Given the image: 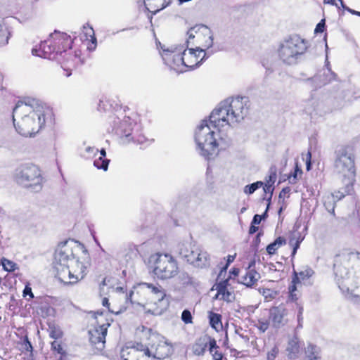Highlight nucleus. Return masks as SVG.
Masks as SVG:
<instances>
[{"instance_id":"f257e3e1","label":"nucleus","mask_w":360,"mask_h":360,"mask_svg":"<svg viewBox=\"0 0 360 360\" xmlns=\"http://www.w3.org/2000/svg\"><path fill=\"white\" fill-rule=\"evenodd\" d=\"M13 124L16 131L25 136L37 133L46 124L54 120L51 108L41 105L35 99L19 101L13 112Z\"/></svg>"},{"instance_id":"f03ea898","label":"nucleus","mask_w":360,"mask_h":360,"mask_svg":"<svg viewBox=\"0 0 360 360\" xmlns=\"http://www.w3.org/2000/svg\"><path fill=\"white\" fill-rule=\"evenodd\" d=\"M139 342L123 351L122 360H162L172 354V349L158 332L146 326L137 328Z\"/></svg>"},{"instance_id":"7ed1b4c3","label":"nucleus","mask_w":360,"mask_h":360,"mask_svg":"<svg viewBox=\"0 0 360 360\" xmlns=\"http://www.w3.org/2000/svg\"><path fill=\"white\" fill-rule=\"evenodd\" d=\"M250 106L247 97L232 98L229 103L226 101L221 103L212 112L210 122L220 132L221 127H229L242 121L249 114Z\"/></svg>"},{"instance_id":"20e7f679","label":"nucleus","mask_w":360,"mask_h":360,"mask_svg":"<svg viewBox=\"0 0 360 360\" xmlns=\"http://www.w3.org/2000/svg\"><path fill=\"white\" fill-rule=\"evenodd\" d=\"M165 297V290L160 285L149 283L138 284L129 294L132 304L140 306L153 315L161 314L164 311L162 301Z\"/></svg>"},{"instance_id":"39448f33","label":"nucleus","mask_w":360,"mask_h":360,"mask_svg":"<svg viewBox=\"0 0 360 360\" xmlns=\"http://www.w3.org/2000/svg\"><path fill=\"white\" fill-rule=\"evenodd\" d=\"M355 160V148L352 145H342L335 151L333 166L342 181L345 183L347 193L352 189L356 181Z\"/></svg>"},{"instance_id":"423d86ee","label":"nucleus","mask_w":360,"mask_h":360,"mask_svg":"<svg viewBox=\"0 0 360 360\" xmlns=\"http://www.w3.org/2000/svg\"><path fill=\"white\" fill-rule=\"evenodd\" d=\"M84 250V245L75 240H65L58 244L54 254L53 266L56 276L65 284H72L70 274L69 261L75 251Z\"/></svg>"},{"instance_id":"0eeeda50","label":"nucleus","mask_w":360,"mask_h":360,"mask_svg":"<svg viewBox=\"0 0 360 360\" xmlns=\"http://www.w3.org/2000/svg\"><path fill=\"white\" fill-rule=\"evenodd\" d=\"M153 273L160 280H168L179 273L177 260L169 253L156 252L151 255Z\"/></svg>"},{"instance_id":"6e6552de","label":"nucleus","mask_w":360,"mask_h":360,"mask_svg":"<svg viewBox=\"0 0 360 360\" xmlns=\"http://www.w3.org/2000/svg\"><path fill=\"white\" fill-rule=\"evenodd\" d=\"M16 182L22 186L39 191L43 186V177L40 169L34 164L20 166L15 174Z\"/></svg>"},{"instance_id":"1a4fd4ad","label":"nucleus","mask_w":360,"mask_h":360,"mask_svg":"<svg viewBox=\"0 0 360 360\" xmlns=\"http://www.w3.org/2000/svg\"><path fill=\"white\" fill-rule=\"evenodd\" d=\"M307 44V40L301 38L297 34L290 36L281 45L279 49V56L284 62L290 63L291 59L307 51L308 49Z\"/></svg>"},{"instance_id":"9d476101","label":"nucleus","mask_w":360,"mask_h":360,"mask_svg":"<svg viewBox=\"0 0 360 360\" xmlns=\"http://www.w3.org/2000/svg\"><path fill=\"white\" fill-rule=\"evenodd\" d=\"M214 131H212L207 125L200 127L196 134V141L201 150V155L207 159L217 154L219 144L214 136Z\"/></svg>"},{"instance_id":"9b49d317","label":"nucleus","mask_w":360,"mask_h":360,"mask_svg":"<svg viewBox=\"0 0 360 360\" xmlns=\"http://www.w3.org/2000/svg\"><path fill=\"white\" fill-rule=\"evenodd\" d=\"M187 43H191L199 50L206 49L212 46L213 37L211 30L205 25H198L189 30Z\"/></svg>"},{"instance_id":"f8f14e48","label":"nucleus","mask_w":360,"mask_h":360,"mask_svg":"<svg viewBox=\"0 0 360 360\" xmlns=\"http://www.w3.org/2000/svg\"><path fill=\"white\" fill-rule=\"evenodd\" d=\"M57 60L59 61L61 68L66 72V76H70L73 70L81 67L84 62L81 49L77 47L60 56Z\"/></svg>"},{"instance_id":"ddd939ff","label":"nucleus","mask_w":360,"mask_h":360,"mask_svg":"<svg viewBox=\"0 0 360 360\" xmlns=\"http://www.w3.org/2000/svg\"><path fill=\"white\" fill-rule=\"evenodd\" d=\"M80 252H83L85 255L87 254V250L84 248L83 250H77L75 251V253L72 256L70 257L69 261V267H70V274L72 276V283H77L78 281L82 280L87 274V263L84 261H80L77 257H78Z\"/></svg>"},{"instance_id":"4468645a","label":"nucleus","mask_w":360,"mask_h":360,"mask_svg":"<svg viewBox=\"0 0 360 360\" xmlns=\"http://www.w3.org/2000/svg\"><path fill=\"white\" fill-rule=\"evenodd\" d=\"M162 58L165 63L177 72L186 71L183 48H175L173 50L164 51Z\"/></svg>"},{"instance_id":"2eb2a0df","label":"nucleus","mask_w":360,"mask_h":360,"mask_svg":"<svg viewBox=\"0 0 360 360\" xmlns=\"http://www.w3.org/2000/svg\"><path fill=\"white\" fill-rule=\"evenodd\" d=\"M51 36L58 56L76 47L75 43L77 41V39L75 37H72L65 32L56 30L51 33Z\"/></svg>"},{"instance_id":"dca6fc26","label":"nucleus","mask_w":360,"mask_h":360,"mask_svg":"<svg viewBox=\"0 0 360 360\" xmlns=\"http://www.w3.org/2000/svg\"><path fill=\"white\" fill-rule=\"evenodd\" d=\"M32 53L36 56L52 60H58L59 57L51 34L46 40L41 41L39 46L33 48Z\"/></svg>"},{"instance_id":"f3484780","label":"nucleus","mask_w":360,"mask_h":360,"mask_svg":"<svg viewBox=\"0 0 360 360\" xmlns=\"http://www.w3.org/2000/svg\"><path fill=\"white\" fill-rule=\"evenodd\" d=\"M269 320L275 328L283 326L289 321L288 310L283 304L272 307L269 309Z\"/></svg>"},{"instance_id":"a211bd4d","label":"nucleus","mask_w":360,"mask_h":360,"mask_svg":"<svg viewBox=\"0 0 360 360\" xmlns=\"http://www.w3.org/2000/svg\"><path fill=\"white\" fill-rule=\"evenodd\" d=\"M183 55L186 71L188 68L192 69L200 65L205 59L206 53L195 47L183 50Z\"/></svg>"},{"instance_id":"6ab92c4d","label":"nucleus","mask_w":360,"mask_h":360,"mask_svg":"<svg viewBox=\"0 0 360 360\" xmlns=\"http://www.w3.org/2000/svg\"><path fill=\"white\" fill-rule=\"evenodd\" d=\"M229 279L230 278H228L216 284V299L224 300L227 302H231L235 300V294L233 291L231 290V288H229Z\"/></svg>"},{"instance_id":"aec40b11","label":"nucleus","mask_w":360,"mask_h":360,"mask_svg":"<svg viewBox=\"0 0 360 360\" xmlns=\"http://www.w3.org/2000/svg\"><path fill=\"white\" fill-rule=\"evenodd\" d=\"M50 345L51 350L54 356L57 358V360L68 359V345L63 338L52 341Z\"/></svg>"},{"instance_id":"412c9836","label":"nucleus","mask_w":360,"mask_h":360,"mask_svg":"<svg viewBox=\"0 0 360 360\" xmlns=\"http://www.w3.org/2000/svg\"><path fill=\"white\" fill-rule=\"evenodd\" d=\"M102 305L106 307L108 311L115 314H120L123 313L127 310V299H117L116 300H113L112 303L109 302L108 298L103 297L101 301Z\"/></svg>"},{"instance_id":"4be33fe9","label":"nucleus","mask_w":360,"mask_h":360,"mask_svg":"<svg viewBox=\"0 0 360 360\" xmlns=\"http://www.w3.org/2000/svg\"><path fill=\"white\" fill-rule=\"evenodd\" d=\"M112 319H105V322L97 320V325L89 330V337L106 336L108 329L112 323Z\"/></svg>"},{"instance_id":"5701e85b","label":"nucleus","mask_w":360,"mask_h":360,"mask_svg":"<svg viewBox=\"0 0 360 360\" xmlns=\"http://www.w3.org/2000/svg\"><path fill=\"white\" fill-rule=\"evenodd\" d=\"M200 249L191 244L182 245L179 250V254L188 263L192 264Z\"/></svg>"},{"instance_id":"b1692460","label":"nucleus","mask_w":360,"mask_h":360,"mask_svg":"<svg viewBox=\"0 0 360 360\" xmlns=\"http://www.w3.org/2000/svg\"><path fill=\"white\" fill-rule=\"evenodd\" d=\"M171 4V0H144L146 9L153 15L163 10Z\"/></svg>"},{"instance_id":"393cba45","label":"nucleus","mask_w":360,"mask_h":360,"mask_svg":"<svg viewBox=\"0 0 360 360\" xmlns=\"http://www.w3.org/2000/svg\"><path fill=\"white\" fill-rule=\"evenodd\" d=\"M191 265L197 269L208 268L210 266L209 254L206 251L200 249Z\"/></svg>"},{"instance_id":"a878e982","label":"nucleus","mask_w":360,"mask_h":360,"mask_svg":"<svg viewBox=\"0 0 360 360\" xmlns=\"http://www.w3.org/2000/svg\"><path fill=\"white\" fill-rule=\"evenodd\" d=\"M106 336L89 337L91 350L94 354H103L105 347Z\"/></svg>"},{"instance_id":"bb28decb","label":"nucleus","mask_w":360,"mask_h":360,"mask_svg":"<svg viewBox=\"0 0 360 360\" xmlns=\"http://www.w3.org/2000/svg\"><path fill=\"white\" fill-rule=\"evenodd\" d=\"M259 278V274L255 270L248 269L241 276L240 283L247 287H252L257 283Z\"/></svg>"},{"instance_id":"cd10ccee","label":"nucleus","mask_w":360,"mask_h":360,"mask_svg":"<svg viewBox=\"0 0 360 360\" xmlns=\"http://www.w3.org/2000/svg\"><path fill=\"white\" fill-rule=\"evenodd\" d=\"M209 336L200 337L192 345V352L195 355L202 356L209 347Z\"/></svg>"},{"instance_id":"c85d7f7f","label":"nucleus","mask_w":360,"mask_h":360,"mask_svg":"<svg viewBox=\"0 0 360 360\" xmlns=\"http://www.w3.org/2000/svg\"><path fill=\"white\" fill-rule=\"evenodd\" d=\"M49 336L53 339V340L63 339L64 337V332L60 326L54 321L47 322Z\"/></svg>"},{"instance_id":"c756f323","label":"nucleus","mask_w":360,"mask_h":360,"mask_svg":"<svg viewBox=\"0 0 360 360\" xmlns=\"http://www.w3.org/2000/svg\"><path fill=\"white\" fill-rule=\"evenodd\" d=\"M84 39L88 43L86 47L89 50H94L96 47V38L95 37L94 30L91 27H84L83 28Z\"/></svg>"},{"instance_id":"7c9ffc66","label":"nucleus","mask_w":360,"mask_h":360,"mask_svg":"<svg viewBox=\"0 0 360 360\" xmlns=\"http://www.w3.org/2000/svg\"><path fill=\"white\" fill-rule=\"evenodd\" d=\"M208 319L210 325L213 329L217 332L222 330V316L221 314L210 311H208Z\"/></svg>"},{"instance_id":"2f4dec72","label":"nucleus","mask_w":360,"mask_h":360,"mask_svg":"<svg viewBox=\"0 0 360 360\" xmlns=\"http://www.w3.org/2000/svg\"><path fill=\"white\" fill-rule=\"evenodd\" d=\"M209 352L212 356L213 360H226L224 354L219 350V347L217 344V341L213 338H209Z\"/></svg>"},{"instance_id":"473e14b6","label":"nucleus","mask_w":360,"mask_h":360,"mask_svg":"<svg viewBox=\"0 0 360 360\" xmlns=\"http://www.w3.org/2000/svg\"><path fill=\"white\" fill-rule=\"evenodd\" d=\"M286 240L285 238L279 236L273 243L266 246V252L269 255H274L278 248L285 245Z\"/></svg>"},{"instance_id":"72a5a7b5","label":"nucleus","mask_w":360,"mask_h":360,"mask_svg":"<svg viewBox=\"0 0 360 360\" xmlns=\"http://www.w3.org/2000/svg\"><path fill=\"white\" fill-rule=\"evenodd\" d=\"M11 36L8 27L0 23V46L8 44Z\"/></svg>"},{"instance_id":"f704fd0d","label":"nucleus","mask_w":360,"mask_h":360,"mask_svg":"<svg viewBox=\"0 0 360 360\" xmlns=\"http://www.w3.org/2000/svg\"><path fill=\"white\" fill-rule=\"evenodd\" d=\"M302 173L303 172L301 167L298 165V163L296 162L294 167V170L291 172L288 176V179L289 182L292 184H296L299 178L302 176Z\"/></svg>"},{"instance_id":"c9c22d12","label":"nucleus","mask_w":360,"mask_h":360,"mask_svg":"<svg viewBox=\"0 0 360 360\" xmlns=\"http://www.w3.org/2000/svg\"><path fill=\"white\" fill-rule=\"evenodd\" d=\"M1 264L3 269L8 272H13L18 269V264L15 262L5 257L1 258Z\"/></svg>"},{"instance_id":"e433bc0d","label":"nucleus","mask_w":360,"mask_h":360,"mask_svg":"<svg viewBox=\"0 0 360 360\" xmlns=\"http://www.w3.org/2000/svg\"><path fill=\"white\" fill-rule=\"evenodd\" d=\"M23 350L22 352H25L28 353V359H34L33 356V347L30 341L29 340V338L27 335H25L23 338L22 342Z\"/></svg>"},{"instance_id":"4c0bfd02","label":"nucleus","mask_w":360,"mask_h":360,"mask_svg":"<svg viewBox=\"0 0 360 360\" xmlns=\"http://www.w3.org/2000/svg\"><path fill=\"white\" fill-rule=\"evenodd\" d=\"M264 185V182L258 181L250 185H247L244 188V192L246 194L250 195L253 193L257 189L261 188Z\"/></svg>"},{"instance_id":"58836bf2","label":"nucleus","mask_w":360,"mask_h":360,"mask_svg":"<svg viewBox=\"0 0 360 360\" xmlns=\"http://www.w3.org/2000/svg\"><path fill=\"white\" fill-rule=\"evenodd\" d=\"M109 162L110 160L108 159L100 157L94 160V165L96 168L106 171L108 169Z\"/></svg>"},{"instance_id":"ea45409f","label":"nucleus","mask_w":360,"mask_h":360,"mask_svg":"<svg viewBox=\"0 0 360 360\" xmlns=\"http://www.w3.org/2000/svg\"><path fill=\"white\" fill-rule=\"evenodd\" d=\"M314 274V271L310 268H306L304 270L300 271L298 274L300 282L309 278Z\"/></svg>"},{"instance_id":"a19ab883","label":"nucleus","mask_w":360,"mask_h":360,"mask_svg":"<svg viewBox=\"0 0 360 360\" xmlns=\"http://www.w3.org/2000/svg\"><path fill=\"white\" fill-rule=\"evenodd\" d=\"M300 283L297 272L294 270L291 284L288 287V291L296 292L297 284Z\"/></svg>"},{"instance_id":"79ce46f5","label":"nucleus","mask_w":360,"mask_h":360,"mask_svg":"<svg viewBox=\"0 0 360 360\" xmlns=\"http://www.w3.org/2000/svg\"><path fill=\"white\" fill-rule=\"evenodd\" d=\"M276 178H277V174H276V170L271 169V171L269 172V174L268 175V176H266L265 178V182H264V184H267V185L270 184L271 186H274V184L276 182Z\"/></svg>"},{"instance_id":"37998d69","label":"nucleus","mask_w":360,"mask_h":360,"mask_svg":"<svg viewBox=\"0 0 360 360\" xmlns=\"http://www.w3.org/2000/svg\"><path fill=\"white\" fill-rule=\"evenodd\" d=\"M302 239L298 238L294 243L293 239H290L289 243L292 247V251L291 254V258L293 259L297 253V250L300 248V243Z\"/></svg>"},{"instance_id":"c03bdc74","label":"nucleus","mask_w":360,"mask_h":360,"mask_svg":"<svg viewBox=\"0 0 360 360\" xmlns=\"http://www.w3.org/2000/svg\"><path fill=\"white\" fill-rule=\"evenodd\" d=\"M181 320L186 324H190L193 323V316L189 310L185 309L182 311Z\"/></svg>"},{"instance_id":"a18cd8bd","label":"nucleus","mask_w":360,"mask_h":360,"mask_svg":"<svg viewBox=\"0 0 360 360\" xmlns=\"http://www.w3.org/2000/svg\"><path fill=\"white\" fill-rule=\"evenodd\" d=\"M269 320L259 319L257 325V328L262 333H264L269 326Z\"/></svg>"},{"instance_id":"49530a36","label":"nucleus","mask_w":360,"mask_h":360,"mask_svg":"<svg viewBox=\"0 0 360 360\" xmlns=\"http://www.w3.org/2000/svg\"><path fill=\"white\" fill-rule=\"evenodd\" d=\"M22 296L24 297L29 296L28 300H30L34 298V294L32 292V288L30 286V283H27V284L25 285V288L22 291Z\"/></svg>"},{"instance_id":"de8ad7c7","label":"nucleus","mask_w":360,"mask_h":360,"mask_svg":"<svg viewBox=\"0 0 360 360\" xmlns=\"http://www.w3.org/2000/svg\"><path fill=\"white\" fill-rule=\"evenodd\" d=\"M278 347L277 346H274L270 351L268 352L267 360H275L278 354Z\"/></svg>"},{"instance_id":"09e8293b","label":"nucleus","mask_w":360,"mask_h":360,"mask_svg":"<svg viewBox=\"0 0 360 360\" xmlns=\"http://www.w3.org/2000/svg\"><path fill=\"white\" fill-rule=\"evenodd\" d=\"M323 4L335 6L338 8L340 7L345 8V4L342 0H323Z\"/></svg>"},{"instance_id":"8fccbe9b","label":"nucleus","mask_w":360,"mask_h":360,"mask_svg":"<svg viewBox=\"0 0 360 360\" xmlns=\"http://www.w3.org/2000/svg\"><path fill=\"white\" fill-rule=\"evenodd\" d=\"M236 255L235 254V255H228V256H227V257H226V264H225V265L221 268V271H220V273H219V276H221L224 271V272H226V269H227L228 266H229V264H230L231 263H232V262L234 261V259H235V258H236Z\"/></svg>"},{"instance_id":"3c124183","label":"nucleus","mask_w":360,"mask_h":360,"mask_svg":"<svg viewBox=\"0 0 360 360\" xmlns=\"http://www.w3.org/2000/svg\"><path fill=\"white\" fill-rule=\"evenodd\" d=\"M289 345H290V346L288 349L290 352H292L294 354H297L299 352L300 347H299L298 342L292 340L289 343Z\"/></svg>"},{"instance_id":"603ef678","label":"nucleus","mask_w":360,"mask_h":360,"mask_svg":"<svg viewBox=\"0 0 360 360\" xmlns=\"http://www.w3.org/2000/svg\"><path fill=\"white\" fill-rule=\"evenodd\" d=\"M326 24H325V20L322 19L316 26V28L314 30V32L316 34L317 33H322L325 31Z\"/></svg>"},{"instance_id":"864d4df0","label":"nucleus","mask_w":360,"mask_h":360,"mask_svg":"<svg viewBox=\"0 0 360 360\" xmlns=\"http://www.w3.org/2000/svg\"><path fill=\"white\" fill-rule=\"evenodd\" d=\"M290 192V187L287 186V187L283 188L279 193V195H278L279 199L283 198V200H284L285 195L289 194Z\"/></svg>"},{"instance_id":"5fc2aeb1","label":"nucleus","mask_w":360,"mask_h":360,"mask_svg":"<svg viewBox=\"0 0 360 360\" xmlns=\"http://www.w3.org/2000/svg\"><path fill=\"white\" fill-rule=\"evenodd\" d=\"M288 299L291 302H296L298 300V297L296 292L288 291Z\"/></svg>"},{"instance_id":"6e6d98bb","label":"nucleus","mask_w":360,"mask_h":360,"mask_svg":"<svg viewBox=\"0 0 360 360\" xmlns=\"http://www.w3.org/2000/svg\"><path fill=\"white\" fill-rule=\"evenodd\" d=\"M262 187H263V190L265 193H270L271 195L272 194V192L274 191V186H271L270 184L267 185L264 184V185Z\"/></svg>"},{"instance_id":"4d7b16f0","label":"nucleus","mask_w":360,"mask_h":360,"mask_svg":"<svg viewBox=\"0 0 360 360\" xmlns=\"http://www.w3.org/2000/svg\"><path fill=\"white\" fill-rule=\"evenodd\" d=\"M239 273H240L239 269L233 267L229 271V274L231 275L230 277L231 276H233V277H236V276H238L239 275Z\"/></svg>"},{"instance_id":"13d9d810","label":"nucleus","mask_w":360,"mask_h":360,"mask_svg":"<svg viewBox=\"0 0 360 360\" xmlns=\"http://www.w3.org/2000/svg\"><path fill=\"white\" fill-rule=\"evenodd\" d=\"M345 8V9H346V10H347L349 13H350L351 14H352V15H356V16L360 17V11H357L353 10V9H352V8H348V7H346L345 6V8Z\"/></svg>"},{"instance_id":"bf43d9fd","label":"nucleus","mask_w":360,"mask_h":360,"mask_svg":"<svg viewBox=\"0 0 360 360\" xmlns=\"http://www.w3.org/2000/svg\"><path fill=\"white\" fill-rule=\"evenodd\" d=\"M255 224H252L249 229V234H253L258 231V227L255 225Z\"/></svg>"},{"instance_id":"052dcab7","label":"nucleus","mask_w":360,"mask_h":360,"mask_svg":"<svg viewBox=\"0 0 360 360\" xmlns=\"http://www.w3.org/2000/svg\"><path fill=\"white\" fill-rule=\"evenodd\" d=\"M311 153L309 152L308 154H307V161H306L307 169V170H309L310 168H311Z\"/></svg>"},{"instance_id":"680f3d73","label":"nucleus","mask_w":360,"mask_h":360,"mask_svg":"<svg viewBox=\"0 0 360 360\" xmlns=\"http://www.w3.org/2000/svg\"><path fill=\"white\" fill-rule=\"evenodd\" d=\"M262 220V216L259 214H255L252 221V224H259Z\"/></svg>"},{"instance_id":"e2e57ef3","label":"nucleus","mask_w":360,"mask_h":360,"mask_svg":"<svg viewBox=\"0 0 360 360\" xmlns=\"http://www.w3.org/2000/svg\"><path fill=\"white\" fill-rule=\"evenodd\" d=\"M286 207L285 203L284 200H282V205L280 207L278 210V214H281L283 210H285Z\"/></svg>"},{"instance_id":"0e129e2a","label":"nucleus","mask_w":360,"mask_h":360,"mask_svg":"<svg viewBox=\"0 0 360 360\" xmlns=\"http://www.w3.org/2000/svg\"><path fill=\"white\" fill-rule=\"evenodd\" d=\"M100 154H101V158H106V152H105V150L104 148H102L100 151Z\"/></svg>"},{"instance_id":"69168bd1","label":"nucleus","mask_w":360,"mask_h":360,"mask_svg":"<svg viewBox=\"0 0 360 360\" xmlns=\"http://www.w3.org/2000/svg\"><path fill=\"white\" fill-rule=\"evenodd\" d=\"M106 279H107L106 278H103V280L102 281V282H101V285H102L103 286H104V285H107V283H106Z\"/></svg>"},{"instance_id":"338daca9","label":"nucleus","mask_w":360,"mask_h":360,"mask_svg":"<svg viewBox=\"0 0 360 360\" xmlns=\"http://www.w3.org/2000/svg\"><path fill=\"white\" fill-rule=\"evenodd\" d=\"M260 235H261V233H259L257 235V238H259V236H260Z\"/></svg>"},{"instance_id":"774afa93","label":"nucleus","mask_w":360,"mask_h":360,"mask_svg":"<svg viewBox=\"0 0 360 360\" xmlns=\"http://www.w3.org/2000/svg\"><path fill=\"white\" fill-rule=\"evenodd\" d=\"M135 249H136V251L138 252V248L136 246H134Z\"/></svg>"}]
</instances>
